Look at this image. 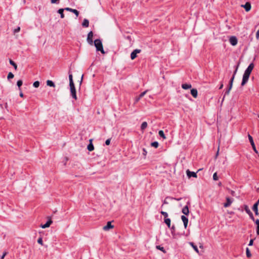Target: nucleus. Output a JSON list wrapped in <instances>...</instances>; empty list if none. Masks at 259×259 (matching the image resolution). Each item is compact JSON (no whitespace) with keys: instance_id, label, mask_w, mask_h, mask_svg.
Listing matches in <instances>:
<instances>
[{"instance_id":"f03ea898","label":"nucleus","mask_w":259,"mask_h":259,"mask_svg":"<svg viewBox=\"0 0 259 259\" xmlns=\"http://www.w3.org/2000/svg\"><path fill=\"white\" fill-rule=\"evenodd\" d=\"M94 45L96 48L97 51H100L102 54H104L105 53L101 40L99 39H97L94 40Z\"/></svg>"},{"instance_id":"ea45409f","label":"nucleus","mask_w":259,"mask_h":259,"mask_svg":"<svg viewBox=\"0 0 259 259\" xmlns=\"http://www.w3.org/2000/svg\"><path fill=\"white\" fill-rule=\"evenodd\" d=\"M160 213L164 217L165 219L168 217V214L166 212L161 211Z\"/></svg>"},{"instance_id":"f704fd0d","label":"nucleus","mask_w":259,"mask_h":259,"mask_svg":"<svg viewBox=\"0 0 259 259\" xmlns=\"http://www.w3.org/2000/svg\"><path fill=\"white\" fill-rule=\"evenodd\" d=\"M151 145L152 146H153L155 148H157L159 145V144L157 142H152Z\"/></svg>"},{"instance_id":"49530a36","label":"nucleus","mask_w":259,"mask_h":259,"mask_svg":"<svg viewBox=\"0 0 259 259\" xmlns=\"http://www.w3.org/2000/svg\"><path fill=\"white\" fill-rule=\"evenodd\" d=\"M253 243V239H251V240H250V241H249V243L248 245H249V246H251V245H252Z\"/></svg>"},{"instance_id":"5fc2aeb1","label":"nucleus","mask_w":259,"mask_h":259,"mask_svg":"<svg viewBox=\"0 0 259 259\" xmlns=\"http://www.w3.org/2000/svg\"><path fill=\"white\" fill-rule=\"evenodd\" d=\"M20 96L21 97H23V94L21 92L20 93Z\"/></svg>"},{"instance_id":"6ab92c4d","label":"nucleus","mask_w":259,"mask_h":259,"mask_svg":"<svg viewBox=\"0 0 259 259\" xmlns=\"http://www.w3.org/2000/svg\"><path fill=\"white\" fill-rule=\"evenodd\" d=\"M182 212L185 215H188L189 213V208L188 206H185L182 209Z\"/></svg>"},{"instance_id":"c03bdc74","label":"nucleus","mask_w":259,"mask_h":259,"mask_svg":"<svg viewBox=\"0 0 259 259\" xmlns=\"http://www.w3.org/2000/svg\"><path fill=\"white\" fill-rule=\"evenodd\" d=\"M256 38L257 39H259V28L256 33Z\"/></svg>"},{"instance_id":"ddd939ff","label":"nucleus","mask_w":259,"mask_h":259,"mask_svg":"<svg viewBox=\"0 0 259 259\" xmlns=\"http://www.w3.org/2000/svg\"><path fill=\"white\" fill-rule=\"evenodd\" d=\"M226 201L227 202L224 204V206L225 207H228L230 206L233 202L232 200H231L228 197L226 198Z\"/></svg>"},{"instance_id":"7ed1b4c3","label":"nucleus","mask_w":259,"mask_h":259,"mask_svg":"<svg viewBox=\"0 0 259 259\" xmlns=\"http://www.w3.org/2000/svg\"><path fill=\"white\" fill-rule=\"evenodd\" d=\"M70 92L71 96L75 100H77V96L76 94V90L74 83L69 84Z\"/></svg>"},{"instance_id":"3c124183","label":"nucleus","mask_w":259,"mask_h":259,"mask_svg":"<svg viewBox=\"0 0 259 259\" xmlns=\"http://www.w3.org/2000/svg\"><path fill=\"white\" fill-rule=\"evenodd\" d=\"M170 228L172 232L175 231V227L174 226H172L171 227H170Z\"/></svg>"},{"instance_id":"39448f33","label":"nucleus","mask_w":259,"mask_h":259,"mask_svg":"<svg viewBox=\"0 0 259 259\" xmlns=\"http://www.w3.org/2000/svg\"><path fill=\"white\" fill-rule=\"evenodd\" d=\"M248 139L249 140V142H250V143L251 144V146L252 147V149H253V151L256 153H258V151H257V150L256 149V147H255L254 143L253 142V140L252 137L249 134L248 135Z\"/></svg>"},{"instance_id":"7c9ffc66","label":"nucleus","mask_w":259,"mask_h":259,"mask_svg":"<svg viewBox=\"0 0 259 259\" xmlns=\"http://www.w3.org/2000/svg\"><path fill=\"white\" fill-rule=\"evenodd\" d=\"M23 82L22 80H19L17 81V85L19 87V90H21L20 87L22 85Z\"/></svg>"},{"instance_id":"f8f14e48","label":"nucleus","mask_w":259,"mask_h":259,"mask_svg":"<svg viewBox=\"0 0 259 259\" xmlns=\"http://www.w3.org/2000/svg\"><path fill=\"white\" fill-rule=\"evenodd\" d=\"M181 219L184 223L185 228L186 229L188 223V218L186 217L185 215H182Z\"/></svg>"},{"instance_id":"4c0bfd02","label":"nucleus","mask_w":259,"mask_h":259,"mask_svg":"<svg viewBox=\"0 0 259 259\" xmlns=\"http://www.w3.org/2000/svg\"><path fill=\"white\" fill-rule=\"evenodd\" d=\"M37 242L41 245H43V241H42V239L41 237H40L38 239Z\"/></svg>"},{"instance_id":"a18cd8bd","label":"nucleus","mask_w":259,"mask_h":259,"mask_svg":"<svg viewBox=\"0 0 259 259\" xmlns=\"http://www.w3.org/2000/svg\"><path fill=\"white\" fill-rule=\"evenodd\" d=\"M7 252H4L2 255V256H1V259H4L5 256L7 255Z\"/></svg>"},{"instance_id":"603ef678","label":"nucleus","mask_w":259,"mask_h":259,"mask_svg":"<svg viewBox=\"0 0 259 259\" xmlns=\"http://www.w3.org/2000/svg\"><path fill=\"white\" fill-rule=\"evenodd\" d=\"M248 214L249 215V216L251 218V219H252L253 220H254V217L253 216L252 213L251 212V213Z\"/></svg>"},{"instance_id":"58836bf2","label":"nucleus","mask_w":259,"mask_h":259,"mask_svg":"<svg viewBox=\"0 0 259 259\" xmlns=\"http://www.w3.org/2000/svg\"><path fill=\"white\" fill-rule=\"evenodd\" d=\"M244 208H245V211H246V212L248 214L251 213V211H250V210H249V209L248 208V206L247 205L245 206Z\"/></svg>"},{"instance_id":"393cba45","label":"nucleus","mask_w":259,"mask_h":259,"mask_svg":"<svg viewBox=\"0 0 259 259\" xmlns=\"http://www.w3.org/2000/svg\"><path fill=\"white\" fill-rule=\"evenodd\" d=\"M147 123L146 121L143 122L141 126V128L142 131L144 130L147 127Z\"/></svg>"},{"instance_id":"cd10ccee","label":"nucleus","mask_w":259,"mask_h":259,"mask_svg":"<svg viewBox=\"0 0 259 259\" xmlns=\"http://www.w3.org/2000/svg\"><path fill=\"white\" fill-rule=\"evenodd\" d=\"M158 134L160 137H162L164 139H166V137L163 131H159Z\"/></svg>"},{"instance_id":"c756f323","label":"nucleus","mask_w":259,"mask_h":259,"mask_svg":"<svg viewBox=\"0 0 259 259\" xmlns=\"http://www.w3.org/2000/svg\"><path fill=\"white\" fill-rule=\"evenodd\" d=\"M246 254L247 257L249 258L251 256V253H250L248 248H246Z\"/></svg>"},{"instance_id":"423d86ee","label":"nucleus","mask_w":259,"mask_h":259,"mask_svg":"<svg viewBox=\"0 0 259 259\" xmlns=\"http://www.w3.org/2000/svg\"><path fill=\"white\" fill-rule=\"evenodd\" d=\"M93 32L91 31L89 32V33L88 34L87 39L88 42L91 45H92L93 44Z\"/></svg>"},{"instance_id":"aec40b11","label":"nucleus","mask_w":259,"mask_h":259,"mask_svg":"<svg viewBox=\"0 0 259 259\" xmlns=\"http://www.w3.org/2000/svg\"><path fill=\"white\" fill-rule=\"evenodd\" d=\"M92 140H90V143L88 145V147H87L88 150L89 151H92L94 149V147L93 144L92 143Z\"/></svg>"},{"instance_id":"de8ad7c7","label":"nucleus","mask_w":259,"mask_h":259,"mask_svg":"<svg viewBox=\"0 0 259 259\" xmlns=\"http://www.w3.org/2000/svg\"><path fill=\"white\" fill-rule=\"evenodd\" d=\"M143 155H144V156H146V154H147V151L146 150V149H145V148H143Z\"/></svg>"},{"instance_id":"6e6d98bb","label":"nucleus","mask_w":259,"mask_h":259,"mask_svg":"<svg viewBox=\"0 0 259 259\" xmlns=\"http://www.w3.org/2000/svg\"><path fill=\"white\" fill-rule=\"evenodd\" d=\"M219 152V147L218 148V151H217V154H216V156H217L218 155Z\"/></svg>"},{"instance_id":"864d4df0","label":"nucleus","mask_w":259,"mask_h":259,"mask_svg":"<svg viewBox=\"0 0 259 259\" xmlns=\"http://www.w3.org/2000/svg\"><path fill=\"white\" fill-rule=\"evenodd\" d=\"M223 88V84L222 83L219 87V89H222Z\"/></svg>"},{"instance_id":"f3484780","label":"nucleus","mask_w":259,"mask_h":259,"mask_svg":"<svg viewBox=\"0 0 259 259\" xmlns=\"http://www.w3.org/2000/svg\"><path fill=\"white\" fill-rule=\"evenodd\" d=\"M191 94L194 98H196L197 97L198 92L196 89H192L191 90Z\"/></svg>"},{"instance_id":"79ce46f5","label":"nucleus","mask_w":259,"mask_h":259,"mask_svg":"<svg viewBox=\"0 0 259 259\" xmlns=\"http://www.w3.org/2000/svg\"><path fill=\"white\" fill-rule=\"evenodd\" d=\"M20 30V27H18L17 28L15 29L14 30V33H17L18 32H19Z\"/></svg>"},{"instance_id":"f257e3e1","label":"nucleus","mask_w":259,"mask_h":259,"mask_svg":"<svg viewBox=\"0 0 259 259\" xmlns=\"http://www.w3.org/2000/svg\"><path fill=\"white\" fill-rule=\"evenodd\" d=\"M254 67V64L251 63L248 66L247 69L245 70L244 74L243 75L242 81L241 82V85L243 86L245 85L246 82L248 81L250 74L252 72L253 68Z\"/></svg>"},{"instance_id":"37998d69","label":"nucleus","mask_w":259,"mask_h":259,"mask_svg":"<svg viewBox=\"0 0 259 259\" xmlns=\"http://www.w3.org/2000/svg\"><path fill=\"white\" fill-rule=\"evenodd\" d=\"M105 144H106V145H110V139H108L106 140V141H105Z\"/></svg>"},{"instance_id":"4468645a","label":"nucleus","mask_w":259,"mask_h":259,"mask_svg":"<svg viewBox=\"0 0 259 259\" xmlns=\"http://www.w3.org/2000/svg\"><path fill=\"white\" fill-rule=\"evenodd\" d=\"M65 10L67 11H69V12L73 13L76 16V17H77L79 15L78 11L77 10H76V9H73L70 8H65Z\"/></svg>"},{"instance_id":"20e7f679","label":"nucleus","mask_w":259,"mask_h":259,"mask_svg":"<svg viewBox=\"0 0 259 259\" xmlns=\"http://www.w3.org/2000/svg\"><path fill=\"white\" fill-rule=\"evenodd\" d=\"M233 81H234V76H232L231 79L230 80L229 87L228 90L226 91V92L225 93L224 96L223 97V100L224 99L225 96L226 95H228L230 94V91L231 90L232 86H233Z\"/></svg>"},{"instance_id":"13d9d810","label":"nucleus","mask_w":259,"mask_h":259,"mask_svg":"<svg viewBox=\"0 0 259 259\" xmlns=\"http://www.w3.org/2000/svg\"><path fill=\"white\" fill-rule=\"evenodd\" d=\"M175 199H176V200H178V201H179V200H180L181 199V198H180Z\"/></svg>"},{"instance_id":"2f4dec72","label":"nucleus","mask_w":259,"mask_h":259,"mask_svg":"<svg viewBox=\"0 0 259 259\" xmlns=\"http://www.w3.org/2000/svg\"><path fill=\"white\" fill-rule=\"evenodd\" d=\"M10 64H11L12 65H13L14 66V68L16 70L17 69V66L16 64L13 61H12V60H10Z\"/></svg>"},{"instance_id":"e433bc0d","label":"nucleus","mask_w":259,"mask_h":259,"mask_svg":"<svg viewBox=\"0 0 259 259\" xmlns=\"http://www.w3.org/2000/svg\"><path fill=\"white\" fill-rule=\"evenodd\" d=\"M213 179L214 181H217L219 178H218V177L217 176V172H215L213 174Z\"/></svg>"},{"instance_id":"bb28decb","label":"nucleus","mask_w":259,"mask_h":259,"mask_svg":"<svg viewBox=\"0 0 259 259\" xmlns=\"http://www.w3.org/2000/svg\"><path fill=\"white\" fill-rule=\"evenodd\" d=\"M255 223L256 225H257V228H256V233L258 235H259V220L257 219Z\"/></svg>"},{"instance_id":"1a4fd4ad","label":"nucleus","mask_w":259,"mask_h":259,"mask_svg":"<svg viewBox=\"0 0 259 259\" xmlns=\"http://www.w3.org/2000/svg\"><path fill=\"white\" fill-rule=\"evenodd\" d=\"M186 174L189 178L191 177L197 178V174L196 172L193 171H191L189 169L187 170Z\"/></svg>"},{"instance_id":"dca6fc26","label":"nucleus","mask_w":259,"mask_h":259,"mask_svg":"<svg viewBox=\"0 0 259 259\" xmlns=\"http://www.w3.org/2000/svg\"><path fill=\"white\" fill-rule=\"evenodd\" d=\"M242 7H244L247 12L251 9V5L248 2H247L244 5H242Z\"/></svg>"},{"instance_id":"6e6552de","label":"nucleus","mask_w":259,"mask_h":259,"mask_svg":"<svg viewBox=\"0 0 259 259\" xmlns=\"http://www.w3.org/2000/svg\"><path fill=\"white\" fill-rule=\"evenodd\" d=\"M141 52V50L140 49H136L134 50L131 54V58L132 60L135 59L137 57V55L138 54L140 53Z\"/></svg>"},{"instance_id":"bf43d9fd","label":"nucleus","mask_w":259,"mask_h":259,"mask_svg":"<svg viewBox=\"0 0 259 259\" xmlns=\"http://www.w3.org/2000/svg\"><path fill=\"white\" fill-rule=\"evenodd\" d=\"M258 118H259V115H258Z\"/></svg>"},{"instance_id":"c85d7f7f","label":"nucleus","mask_w":259,"mask_h":259,"mask_svg":"<svg viewBox=\"0 0 259 259\" xmlns=\"http://www.w3.org/2000/svg\"><path fill=\"white\" fill-rule=\"evenodd\" d=\"M190 244L192 246V247L193 248V249L195 250V251L197 252V253H198L199 252V251H198V249L197 248V247L192 242H190Z\"/></svg>"},{"instance_id":"473e14b6","label":"nucleus","mask_w":259,"mask_h":259,"mask_svg":"<svg viewBox=\"0 0 259 259\" xmlns=\"http://www.w3.org/2000/svg\"><path fill=\"white\" fill-rule=\"evenodd\" d=\"M69 84L74 83L72 74L69 75Z\"/></svg>"},{"instance_id":"b1692460","label":"nucleus","mask_w":259,"mask_h":259,"mask_svg":"<svg viewBox=\"0 0 259 259\" xmlns=\"http://www.w3.org/2000/svg\"><path fill=\"white\" fill-rule=\"evenodd\" d=\"M170 219L168 218H165L164 219V223L167 225V227L170 228Z\"/></svg>"},{"instance_id":"9b49d317","label":"nucleus","mask_w":259,"mask_h":259,"mask_svg":"<svg viewBox=\"0 0 259 259\" xmlns=\"http://www.w3.org/2000/svg\"><path fill=\"white\" fill-rule=\"evenodd\" d=\"M52 223H53L52 221L51 220V219H50L45 224L41 225L40 227L43 229L48 228L50 226V225L52 224Z\"/></svg>"},{"instance_id":"2eb2a0df","label":"nucleus","mask_w":259,"mask_h":259,"mask_svg":"<svg viewBox=\"0 0 259 259\" xmlns=\"http://www.w3.org/2000/svg\"><path fill=\"white\" fill-rule=\"evenodd\" d=\"M259 203L256 202L254 204L253 207H252V210L254 211L255 214L257 215L258 214V205Z\"/></svg>"},{"instance_id":"72a5a7b5","label":"nucleus","mask_w":259,"mask_h":259,"mask_svg":"<svg viewBox=\"0 0 259 259\" xmlns=\"http://www.w3.org/2000/svg\"><path fill=\"white\" fill-rule=\"evenodd\" d=\"M40 83L38 81H36L33 82V85L34 88H38L39 86Z\"/></svg>"},{"instance_id":"a19ab883","label":"nucleus","mask_w":259,"mask_h":259,"mask_svg":"<svg viewBox=\"0 0 259 259\" xmlns=\"http://www.w3.org/2000/svg\"><path fill=\"white\" fill-rule=\"evenodd\" d=\"M156 248L161 251H162L163 252H165V250L164 249V248L163 247H161L160 246H157Z\"/></svg>"},{"instance_id":"9d476101","label":"nucleus","mask_w":259,"mask_h":259,"mask_svg":"<svg viewBox=\"0 0 259 259\" xmlns=\"http://www.w3.org/2000/svg\"><path fill=\"white\" fill-rule=\"evenodd\" d=\"M113 228L114 226L111 225V222H108L107 225L105 226L103 229L104 231H108L109 229H112Z\"/></svg>"},{"instance_id":"a211bd4d","label":"nucleus","mask_w":259,"mask_h":259,"mask_svg":"<svg viewBox=\"0 0 259 259\" xmlns=\"http://www.w3.org/2000/svg\"><path fill=\"white\" fill-rule=\"evenodd\" d=\"M147 92V90L142 92L140 95L139 97H137L135 99V101L136 102H138L141 98H142L146 94V93Z\"/></svg>"},{"instance_id":"a878e982","label":"nucleus","mask_w":259,"mask_h":259,"mask_svg":"<svg viewBox=\"0 0 259 259\" xmlns=\"http://www.w3.org/2000/svg\"><path fill=\"white\" fill-rule=\"evenodd\" d=\"M47 84L50 87H55V84L53 82V81H52V80H48L47 81Z\"/></svg>"},{"instance_id":"5701e85b","label":"nucleus","mask_w":259,"mask_h":259,"mask_svg":"<svg viewBox=\"0 0 259 259\" xmlns=\"http://www.w3.org/2000/svg\"><path fill=\"white\" fill-rule=\"evenodd\" d=\"M64 10H65V9H60L58 11V13L60 14V17L61 18H64V15L63 13Z\"/></svg>"},{"instance_id":"0eeeda50","label":"nucleus","mask_w":259,"mask_h":259,"mask_svg":"<svg viewBox=\"0 0 259 259\" xmlns=\"http://www.w3.org/2000/svg\"><path fill=\"white\" fill-rule=\"evenodd\" d=\"M230 43L233 46H236L238 42V39L235 36H232L229 38Z\"/></svg>"},{"instance_id":"412c9836","label":"nucleus","mask_w":259,"mask_h":259,"mask_svg":"<svg viewBox=\"0 0 259 259\" xmlns=\"http://www.w3.org/2000/svg\"><path fill=\"white\" fill-rule=\"evenodd\" d=\"M82 25L83 27H88L89 25V21L88 19H84L82 23Z\"/></svg>"},{"instance_id":"09e8293b","label":"nucleus","mask_w":259,"mask_h":259,"mask_svg":"<svg viewBox=\"0 0 259 259\" xmlns=\"http://www.w3.org/2000/svg\"><path fill=\"white\" fill-rule=\"evenodd\" d=\"M59 1V0H51V2L52 4H55L57 3Z\"/></svg>"},{"instance_id":"4d7b16f0","label":"nucleus","mask_w":259,"mask_h":259,"mask_svg":"<svg viewBox=\"0 0 259 259\" xmlns=\"http://www.w3.org/2000/svg\"><path fill=\"white\" fill-rule=\"evenodd\" d=\"M167 203H168V202L165 200H164L163 201V204H167Z\"/></svg>"},{"instance_id":"8fccbe9b","label":"nucleus","mask_w":259,"mask_h":259,"mask_svg":"<svg viewBox=\"0 0 259 259\" xmlns=\"http://www.w3.org/2000/svg\"><path fill=\"white\" fill-rule=\"evenodd\" d=\"M237 69H238V67H237L236 70H235L234 72V74L233 75V76H234V78H235V76L237 73Z\"/></svg>"},{"instance_id":"c9c22d12","label":"nucleus","mask_w":259,"mask_h":259,"mask_svg":"<svg viewBox=\"0 0 259 259\" xmlns=\"http://www.w3.org/2000/svg\"><path fill=\"white\" fill-rule=\"evenodd\" d=\"M14 74L12 72H9L8 75V79H12L14 77Z\"/></svg>"},{"instance_id":"4be33fe9","label":"nucleus","mask_w":259,"mask_h":259,"mask_svg":"<svg viewBox=\"0 0 259 259\" xmlns=\"http://www.w3.org/2000/svg\"><path fill=\"white\" fill-rule=\"evenodd\" d=\"M192 85L190 84L184 83L182 84V88L184 90H187L190 89Z\"/></svg>"}]
</instances>
